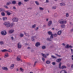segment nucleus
<instances>
[{
  "label": "nucleus",
  "instance_id": "nucleus-61",
  "mask_svg": "<svg viewBox=\"0 0 73 73\" xmlns=\"http://www.w3.org/2000/svg\"><path fill=\"white\" fill-rule=\"evenodd\" d=\"M40 15V13H38L37 14H36V15Z\"/></svg>",
  "mask_w": 73,
  "mask_h": 73
},
{
  "label": "nucleus",
  "instance_id": "nucleus-40",
  "mask_svg": "<svg viewBox=\"0 0 73 73\" xmlns=\"http://www.w3.org/2000/svg\"><path fill=\"white\" fill-rule=\"evenodd\" d=\"M7 52H12V50L9 49L8 50H7Z\"/></svg>",
  "mask_w": 73,
  "mask_h": 73
},
{
  "label": "nucleus",
  "instance_id": "nucleus-57",
  "mask_svg": "<svg viewBox=\"0 0 73 73\" xmlns=\"http://www.w3.org/2000/svg\"><path fill=\"white\" fill-rule=\"evenodd\" d=\"M72 60H73V55L72 56Z\"/></svg>",
  "mask_w": 73,
  "mask_h": 73
},
{
  "label": "nucleus",
  "instance_id": "nucleus-53",
  "mask_svg": "<svg viewBox=\"0 0 73 73\" xmlns=\"http://www.w3.org/2000/svg\"><path fill=\"white\" fill-rule=\"evenodd\" d=\"M58 30H59V29H55V31H58Z\"/></svg>",
  "mask_w": 73,
  "mask_h": 73
},
{
  "label": "nucleus",
  "instance_id": "nucleus-32",
  "mask_svg": "<svg viewBox=\"0 0 73 73\" xmlns=\"http://www.w3.org/2000/svg\"><path fill=\"white\" fill-rule=\"evenodd\" d=\"M4 11V9L0 8V12L2 11Z\"/></svg>",
  "mask_w": 73,
  "mask_h": 73
},
{
  "label": "nucleus",
  "instance_id": "nucleus-28",
  "mask_svg": "<svg viewBox=\"0 0 73 73\" xmlns=\"http://www.w3.org/2000/svg\"><path fill=\"white\" fill-rule=\"evenodd\" d=\"M1 15L3 16H5V13L3 12L1 13Z\"/></svg>",
  "mask_w": 73,
  "mask_h": 73
},
{
  "label": "nucleus",
  "instance_id": "nucleus-37",
  "mask_svg": "<svg viewBox=\"0 0 73 73\" xmlns=\"http://www.w3.org/2000/svg\"><path fill=\"white\" fill-rule=\"evenodd\" d=\"M51 57H52V58H56V56H55L53 55L51 56Z\"/></svg>",
  "mask_w": 73,
  "mask_h": 73
},
{
  "label": "nucleus",
  "instance_id": "nucleus-25",
  "mask_svg": "<svg viewBox=\"0 0 73 73\" xmlns=\"http://www.w3.org/2000/svg\"><path fill=\"white\" fill-rule=\"evenodd\" d=\"M48 35H51L52 34V32H50V31H48Z\"/></svg>",
  "mask_w": 73,
  "mask_h": 73
},
{
  "label": "nucleus",
  "instance_id": "nucleus-24",
  "mask_svg": "<svg viewBox=\"0 0 73 73\" xmlns=\"http://www.w3.org/2000/svg\"><path fill=\"white\" fill-rule=\"evenodd\" d=\"M46 63L47 64H49L50 63V61L49 60H47L46 62Z\"/></svg>",
  "mask_w": 73,
  "mask_h": 73
},
{
  "label": "nucleus",
  "instance_id": "nucleus-11",
  "mask_svg": "<svg viewBox=\"0 0 73 73\" xmlns=\"http://www.w3.org/2000/svg\"><path fill=\"white\" fill-rule=\"evenodd\" d=\"M6 13H7V14L8 16H10L11 14H12V13H10L9 12V11H6Z\"/></svg>",
  "mask_w": 73,
  "mask_h": 73
},
{
  "label": "nucleus",
  "instance_id": "nucleus-13",
  "mask_svg": "<svg viewBox=\"0 0 73 73\" xmlns=\"http://www.w3.org/2000/svg\"><path fill=\"white\" fill-rule=\"evenodd\" d=\"M62 33V31L60 30L57 33V34L58 35H61Z\"/></svg>",
  "mask_w": 73,
  "mask_h": 73
},
{
  "label": "nucleus",
  "instance_id": "nucleus-56",
  "mask_svg": "<svg viewBox=\"0 0 73 73\" xmlns=\"http://www.w3.org/2000/svg\"><path fill=\"white\" fill-rule=\"evenodd\" d=\"M11 39H12V40H13L14 39L13 37H11Z\"/></svg>",
  "mask_w": 73,
  "mask_h": 73
},
{
  "label": "nucleus",
  "instance_id": "nucleus-2",
  "mask_svg": "<svg viewBox=\"0 0 73 73\" xmlns=\"http://www.w3.org/2000/svg\"><path fill=\"white\" fill-rule=\"evenodd\" d=\"M12 21L13 22H17L19 21V19L17 18L14 17L12 19Z\"/></svg>",
  "mask_w": 73,
  "mask_h": 73
},
{
  "label": "nucleus",
  "instance_id": "nucleus-41",
  "mask_svg": "<svg viewBox=\"0 0 73 73\" xmlns=\"http://www.w3.org/2000/svg\"><path fill=\"white\" fill-rule=\"evenodd\" d=\"M24 36V35L23 34H21L20 35V37H23Z\"/></svg>",
  "mask_w": 73,
  "mask_h": 73
},
{
  "label": "nucleus",
  "instance_id": "nucleus-39",
  "mask_svg": "<svg viewBox=\"0 0 73 73\" xmlns=\"http://www.w3.org/2000/svg\"><path fill=\"white\" fill-rule=\"evenodd\" d=\"M20 70L21 71V72H23L24 71V69H23L21 68H20Z\"/></svg>",
  "mask_w": 73,
  "mask_h": 73
},
{
  "label": "nucleus",
  "instance_id": "nucleus-26",
  "mask_svg": "<svg viewBox=\"0 0 73 73\" xmlns=\"http://www.w3.org/2000/svg\"><path fill=\"white\" fill-rule=\"evenodd\" d=\"M44 9L43 8L39 7V10H40V11H43Z\"/></svg>",
  "mask_w": 73,
  "mask_h": 73
},
{
  "label": "nucleus",
  "instance_id": "nucleus-54",
  "mask_svg": "<svg viewBox=\"0 0 73 73\" xmlns=\"http://www.w3.org/2000/svg\"><path fill=\"white\" fill-rule=\"evenodd\" d=\"M28 1H29V0H24V1H25V2H27Z\"/></svg>",
  "mask_w": 73,
  "mask_h": 73
},
{
  "label": "nucleus",
  "instance_id": "nucleus-18",
  "mask_svg": "<svg viewBox=\"0 0 73 73\" xmlns=\"http://www.w3.org/2000/svg\"><path fill=\"white\" fill-rule=\"evenodd\" d=\"M61 60H62L61 58L58 59L56 60V61L57 62H60L61 61Z\"/></svg>",
  "mask_w": 73,
  "mask_h": 73
},
{
  "label": "nucleus",
  "instance_id": "nucleus-55",
  "mask_svg": "<svg viewBox=\"0 0 73 73\" xmlns=\"http://www.w3.org/2000/svg\"><path fill=\"white\" fill-rule=\"evenodd\" d=\"M13 9H16V7H13Z\"/></svg>",
  "mask_w": 73,
  "mask_h": 73
},
{
  "label": "nucleus",
  "instance_id": "nucleus-19",
  "mask_svg": "<svg viewBox=\"0 0 73 73\" xmlns=\"http://www.w3.org/2000/svg\"><path fill=\"white\" fill-rule=\"evenodd\" d=\"M60 73H67V72H66V71L65 70H63L61 71Z\"/></svg>",
  "mask_w": 73,
  "mask_h": 73
},
{
  "label": "nucleus",
  "instance_id": "nucleus-4",
  "mask_svg": "<svg viewBox=\"0 0 73 73\" xmlns=\"http://www.w3.org/2000/svg\"><path fill=\"white\" fill-rule=\"evenodd\" d=\"M66 23L67 22L66 21H60L59 22L60 24H66Z\"/></svg>",
  "mask_w": 73,
  "mask_h": 73
},
{
  "label": "nucleus",
  "instance_id": "nucleus-17",
  "mask_svg": "<svg viewBox=\"0 0 73 73\" xmlns=\"http://www.w3.org/2000/svg\"><path fill=\"white\" fill-rule=\"evenodd\" d=\"M40 45V43L39 42H37L35 44V46L37 47V46Z\"/></svg>",
  "mask_w": 73,
  "mask_h": 73
},
{
  "label": "nucleus",
  "instance_id": "nucleus-23",
  "mask_svg": "<svg viewBox=\"0 0 73 73\" xmlns=\"http://www.w3.org/2000/svg\"><path fill=\"white\" fill-rule=\"evenodd\" d=\"M1 51L2 52H8V50L7 49H4V50H1Z\"/></svg>",
  "mask_w": 73,
  "mask_h": 73
},
{
  "label": "nucleus",
  "instance_id": "nucleus-58",
  "mask_svg": "<svg viewBox=\"0 0 73 73\" xmlns=\"http://www.w3.org/2000/svg\"><path fill=\"white\" fill-rule=\"evenodd\" d=\"M37 62V61H35V64H34V65H35L36 64Z\"/></svg>",
  "mask_w": 73,
  "mask_h": 73
},
{
  "label": "nucleus",
  "instance_id": "nucleus-36",
  "mask_svg": "<svg viewBox=\"0 0 73 73\" xmlns=\"http://www.w3.org/2000/svg\"><path fill=\"white\" fill-rule=\"evenodd\" d=\"M0 44H1V45H3V44H4V42L2 41H0Z\"/></svg>",
  "mask_w": 73,
  "mask_h": 73
},
{
  "label": "nucleus",
  "instance_id": "nucleus-33",
  "mask_svg": "<svg viewBox=\"0 0 73 73\" xmlns=\"http://www.w3.org/2000/svg\"><path fill=\"white\" fill-rule=\"evenodd\" d=\"M35 3H36V4L37 5H39V3H38V2L37 1H36L35 2Z\"/></svg>",
  "mask_w": 73,
  "mask_h": 73
},
{
  "label": "nucleus",
  "instance_id": "nucleus-10",
  "mask_svg": "<svg viewBox=\"0 0 73 73\" xmlns=\"http://www.w3.org/2000/svg\"><path fill=\"white\" fill-rule=\"evenodd\" d=\"M37 37V36H32L31 38L32 40L33 41H35V39H34V38H36Z\"/></svg>",
  "mask_w": 73,
  "mask_h": 73
},
{
  "label": "nucleus",
  "instance_id": "nucleus-46",
  "mask_svg": "<svg viewBox=\"0 0 73 73\" xmlns=\"http://www.w3.org/2000/svg\"><path fill=\"white\" fill-rule=\"evenodd\" d=\"M66 17H68V16H69V14L68 13H67L66 14Z\"/></svg>",
  "mask_w": 73,
  "mask_h": 73
},
{
  "label": "nucleus",
  "instance_id": "nucleus-59",
  "mask_svg": "<svg viewBox=\"0 0 73 73\" xmlns=\"http://www.w3.org/2000/svg\"><path fill=\"white\" fill-rule=\"evenodd\" d=\"M46 27V25H43V27Z\"/></svg>",
  "mask_w": 73,
  "mask_h": 73
},
{
  "label": "nucleus",
  "instance_id": "nucleus-34",
  "mask_svg": "<svg viewBox=\"0 0 73 73\" xmlns=\"http://www.w3.org/2000/svg\"><path fill=\"white\" fill-rule=\"evenodd\" d=\"M42 48L43 49H44L46 48V47L45 46H42Z\"/></svg>",
  "mask_w": 73,
  "mask_h": 73
},
{
  "label": "nucleus",
  "instance_id": "nucleus-42",
  "mask_svg": "<svg viewBox=\"0 0 73 73\" xmlns=\"http://www.w3.org/2000/svg\"><path fill=\"white\" fill-rule=\"evenodd\" d=\"M33 28H35L36 27V24H34L32 26Z\"/></svg>",
  "mask_w": 73,
  "mask_h": 73
},
{
  "label": "nucleus",
  "instance_id": "nucleus-22",
  "mask_svg": "<svg viewBox=\"0 0 73 73\" xmlns=\"http://www.w3.org/2000/svg\"><path fill=\"white\" fill-rule=\"evenodd\" d=\"M60 5L61 6H64V5H65V4L64 3H60Z\"/></svg>",
  "mask_w": 73,
  "mask_h": 73
},
{
  "label": "nucleus",
  "instance_id": "nucleus-51",
  "mask_svg": "<svg viewBox=\"0 0 73 73\" xmlns=\"http://www.w3.org/2000/svg\"><path fill=\"white\" fill-rule=\"evenodd\" d=\"M46 3H49V1H48V0H46Z\"/></svg>",
  "mask_w": 73,
  "mask_h": 73
},
{
  "label": "nucleus",
  "instance_id": "nucleus-15",
  "mask_svg": "<svg viewBox=\"0 0 73 73\" xmlns=\"http://www.w3.org/2000/svg\"><path fill=\"white\" fill-rule=\"evenodd\" d=\"M2 69L3 70H8V69L7 67H3L2 68Z\"/></svg>",
  "mask_w": 73,
  "mask_h": 73
},
{
  "label": "nucleus",
  "instance_id": "nucleus-14",
  "mask_svg": "<svg viewBox=\"0 0 73 73\" xmlns=\"http://www.w3.org/2000/svg\"><path fill=\"white\" fill-rule=\"evenodd\" d=\"M9 56V54L8 53H6L5 54V58H7V57H8Z\"/></svg>",
  "mask_w": 73,
  "mask_h": 73
},
{
  "label": "nucleus",
  "instance_id": "nucleus-3",
  "mask_svg": "<svg viewBox=\"0 0 73 73\" xmlns=\"http://www.w3.org/2000/svg\"><path fill=\"white\" fill-rule=\"evenodd\" d=\"M51 35L50 38H47V40L48 41H51V38H53V34H52Z\"/></svg>",
  "mask_w": 73,
  "mask_h": 73
},
{
  "label": "nucleus",
  "instance_id": "nucleus-38",
  "mask_svg": "<svg viewBox=\"0 0 73 73\" xmlns=\"http://www.w3.org/2000/svg\"><path fill=\"white\" fill-rule=\"evenodd\" d=\"M53 9H56V6H53L52 7Z\"/></svg>",
  "mask_w": 73,
  "mask_h": 73
},
{
  "label": "nucleus",
  "instance_id": "nucleus-5",
  "mask_svg": "<svg viewBox=\"0 0 73 73\" xmlns=\"http://www.w3.org/2000/svg\"><path fill=\"white\" fill-rule=\"evenodd\" d=\"M1 33L2 35H7V32H6V31H2L1 32Z\"/></svg>",
  "mask_w": 73,
  "mask_h": 73
},
{
  "label": "nucleus",
  "instance_id": "nucleus-8",
  "mask_svg": "<svg viewBox=\"0 0 73 73\" xmlns=\"http://www.w3.org/2000/svg\"><path fill=\"white\" fill-rule=\"evenodd\" d=\"M21 44L20 43H18L17 44V47L18 48H19V49H20V48H21Z\"/></svg>",
  "mask_w": 73,
  "mask_h": 73
},
{
  "label": "nucleus",
  "instance_id": "nucleus-6",
  "mask_svg": "<svg viewBox=\"0 0 73 73\" xmlns=\"http://www.w3.org/2000/svg\"><path fill=\"white\" fill-rule=\"evenodd\" d=\"M42 55L43 57H44V58H46V56H49V54H46V55L45 54H44L43 53L41 54Z\"/></svg>",
  "mask_w": 73,
  "mask_h": 73
},
{
  "label": "nucleus",
  "instance_id": "nucleus-29",
  "mask_svg": "<svg viewBox=\"0 0 73 73\" xmlns=\"http://www.w3.org/2000/svg\"><path fill=\"white\" fill-rule=\"evenodd\" d=\"M10 4H11V3L10 2H7L6 3L7 5H9Z\"/></svg>",
  "mask_w": 73,
  "mask_h": 73
},
{
  "label": "nucleus",
  "instance_id": "nucleus-21",
  "mask_svg": "<svg viewBox=\"0 0 73 73\" xmlns=\"http://www.w3.org/2000/svg\"><path fill=\"white\" fill-rule=\"evenodd\" d=\"M12 3L13 4H16V1L14 0L12 1Z\"/></svg>",
  "mask_w": 73,
  "mask_h": 73
},
{
  "label": "nucleus",
  "instance_id": "nucleus-9",
  "mask_svg": "<svg viewBox=\"0 0 73 73\" xmlns=\"http://www.w3.org/2000/svg\"><path fill=\"white\" fill-rule=\"evenodd\" d=\"M14 66H15V64H12L10 67V69H13L14 68Z\"/></svg>",
  "mask_w": 73,
  "mask_h": 73
},
{
  "label": "nucleus",
  "instance_id": "nucleus-60",
  "mask_svg": "<svg viewBox=\"0 0 73 73\" xmlns=\"http://www.w3.org/2000/svg\"><path fill=\"white\" fill-rule=\"evenodd\" d=\"M38 29V28H37L36 29V31H37Z\"/></svg>",
  "mask_w": 73,
  "mask_h": 73
},
{
  "label": "nucleus",
  "instance_id": "nucleus-7",
  "mask_svg": "<svg viewBox=\"0 0 73 73\" xmlns=\"http://www.w3.org/2000/svg\"><path fill=\"white\" fill-rule=\"evenodd\" d=\"M66 48H73V46H71V45H69V44H67L65 46Z\"/></svg>",
  "mask_w": 73,
  "mask_h": 73
},
{
  "label": "nucleus",
  "instance_id": "nucleus-52",
  "mask_svg": "<svg viewBox=\"0 0 73 73\" xmlns=\"http://www.w3.org/2000/svg\"><path fill=\"white\" fill-rule=\"evenodd\" d=\"M55 29H55V28H52V30H53V31H55Z\"/></svg>",
  "mask_w": 73,
  "mask_h": 73
},
{
  "label": "nucleus",
  "instance_id": "nucleus-50",
  "mask_svg": "<svg viewBox=\"0 0 73 73\" xmlns=\"http://www.w3.org/2000/svg\"><path fill=\"white\" fill-rule=\"evenodd\" d=\"M56 55L57 56H58V57H61V56L58 55L57 54H56Z\"/></svg>",
  "mask_w": 73,
  "mask_h": 73
},
{
  "label": "nucleus",
  "instance_id": "nucleus-45",
  "mask_svg": "<svg viewBox=\"0 0 73 73\" xmlns=\"http://www.w3.org/2000/svg\"><path fill=\"white\" fill-rule=\"evenodd\" d=\"M54 16L55 17H57V14H54Z\"/></svg>",
  "mask_w": 73,
  "mask_h": 73
},
{
  "label": "nucleus",
  "instance_id": "nucleus-27",
  "mask_svg": "<svg viewBox=\"0 0 73 73\" xmlns=\"http://www.w3.org/2000/svg\"><path fill=\"white\" fill-rule=\"evenodd\" d=\"M7 19V18L6 17H3V21H5V20H6Z\"/></svg>",
  "mask_w": 73,
  "mask_h": 73
},
{
  "label": "nucleus",
  "instance_id": "nucleus-12",
  "mask_svg": "<svg viewBox=\"0 0 73 73\" xmlns=\"http://www.w3.org/2000/svg\"><path fill=\"white\" fill-rule=\"evenodd\" d=\"M52 24V21H50L48 23V26H50Z\"/></svg>",
  "mask_w": 73,
  "mask_h": 73
},
{
  "label": "nucleus",
  "instance_id": "nucleus-43",
  "mask_svg": "<svg viewBox=\"0 0 73 73\" xmlns=\"http://www.w3.org/2000/svg\"><path fill=\"white\" fill-rule=\"evenodd\" d=\"M4 7L6 9H8V7L7 6H4Z\"/></svg>",
  "mask_w": 73,
  "mask_h": 73
},
{
  "label": "nucleus",
  "instance_id": "nucleus-30",
  "mask_svg": "<svg viewBox=\"0 0 73 73\" xmlns=\"http://www.w3.org/2000/svg\"><path fill=\"white\" fill-rule=\"evenodd\" d=\"M66 68V66H63L61 68H62V69H64L65 68Z\"/></svg>",
  "mask_w": 73,
  "mask_h": 73
},
{
  "label": "nucleus",
  "instance_id": "nucleus-62",
  "mask_svg": "<svg viewBox=\"0 0 73 73\" xmlns=\"http://www.w3.org/2000/svg\"><path fill=\"white\" fill-rule=\"evenodd\" d=\"M71 68H73V64H72V66H71Z\"/></svg>",
  "mask_w": 73,
  "mask_h": 73
},
{
  "label": "nucleus",
  "instance_id": "nucleus-1",
  "mask_svg": "<svg viewBox=\"0 0 73 73\" xmlns=\"http://www.w3.org/2000/svg\"><path fill=\"white\" fill-rule=\"evenodd\" d=\"M3 25H5L6 27H7L9 28L10 27H13L14 25H15V23H12L11 24H10V22L9 21L8 22H4L3 23Z\"/></svg>",
  "mask_w": 73,
  "mask_h": 73
},
{
  "label": "nucleus",
  "instance_id": "nucleus-16",
  "mask_svg": "<svg viewBox=\"0 0 73 73\" xmlns=\"http://www.w3.org/2000/svg\"><path fill=\"white\" fill-rule=\"evenodd\" d=\"M17 61H20L21 62H22L23 61L22 60H21V59H20V58H19V56L17 57Z\"/></svg>",
  "mask_w": 73,
  "mask_h": 73
},
{
  "label": "nucleus",
  "instance_id": "nucleus-63",
  "mask_svg": "<svg viewBox=\"0 0 73 73\" xmlns=\"http://www.w3.org/2000/svg\"><path fill=\"white\" fill-rule=\"evenodd\" d=\"M48 19H46V21H48Z\"/></svg>",
  "mask_w": 73,
  "mask_h": 73
},
{
  "label": "nucleus",
  "instance_id": "nucleus-49",
  "mask_svg": "<svg viewBox=\"0 0 73 73\" xmlns=\"http://www.w3.org/2000/svg\"><path fill=\"white\" fill-rule=\"evenodd\" d=\"M54 36H55V37H56V36H57V34H54Z\"/></svg>",
  "mask_w": 73,
  "mask_h": 73
},
{
  "label": "nucleus",
  "instance_id": "nucleus-35",
  "mask_svg": "<svg viewBox=\"0 0 73 73\" xmlns=\"http://www.w3.org/2000/svg\"><path fill=\"white\" fill-rule=\"evenodd\" d=\"M21 4H22L21 2H19L18 3V5H19V6H20L21 5Z\"/></svg>",
  "mask_w": 73,
  "mask_h": 73
},
{
  "label": "nucleus",
  "instance_id": "nucleus-44",
  "mask_svg": "<svg viewBox=\"0 0 73 73\" xmlns=\"http://www.w3.org/2000/svg\"><path fill=\"white\" fill-rule=\"evenodd\" d=\"M61 63H60L59 64V68H61Z\"/></svg>",
  "mask_w": 73,
  "mask_h": 73
},
{
  "label": "nucleus",
  "instance_id": "nucleus-47",
  "mask_svg": "<svg viewBox=\"0 0 73 73\" xmlns=\"http://www.w3.org/2000/svg\"><path fill=\"white\" fill-rule=\"evenodd\" d=\"M52 65H55V64H56V63H55V62H52Z\"/></svg>",
  "mask_w": 73,
  "mask_h": 73
},
{
  "label": "nucleus",
  "instance_id": "nucleus-48",
  "mask_svg": "<svg viewBox=\"0 0 73 73\" xmlns=\"http://www.w3.org/2000/svg\"><path fill=\"white\" fill-rule=\"evenodd\" d=\"M42 60L43 61H45V58H42Z\"/></svg>",
  "mask_w": 73,
  "mask_h": 73
},
{
  "label": "nucleus",
  "instance_id": "nucleus-64",
  "mask_svg": "<svg viewBox=\"0 0 73 73\" xmlns=\"http://www.w3.org/2000/svg\"><path fill=\"white\" fill-rule=\"evenodd\" d=\"M29 73H33V72H29Z\"/></svg>",
  "mask_w": 73,
  "mask_h": 73
},
{
  "label": "nucleus",
  "instance_id": "nucleus-31",
  "mask_svg": "<svg viewBox=\"0 0 73 73\" xmlns=\"http://www.w3.org/2000/svg\"><path fill=\"white\" fill-rule=\"evenodd\" d=\"M65 25H61V28H65Z\"/></svg>",
  "mask_w": 73,
  "mask_h": 73
},
{
  "label": "nucleus",
  "instance_id": "nucleus-20",
  "mask_svg": "<svg viewBox=\"0 0 73 73\" xmlns=\"http://www.w3.org/2000/svg\"><path fill=\"white\" fill-rule=\"evenodd\" d=\"M14 32L13 30H11L9 31V33H12Z\"/></svg>",
  "mask_w": 73,
  "mask_h": 73
}]
</instances>
